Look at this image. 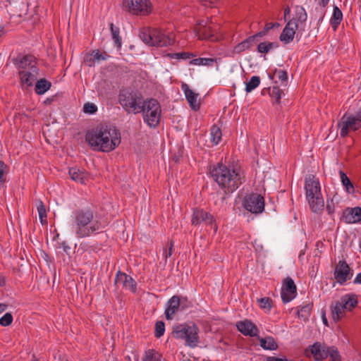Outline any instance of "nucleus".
I'll return each mask as SVG.
<instances>
[{"label": "nucleus", "instance_id": "nucleus-6", "mask_svg": "<svg viewBox=\"0 0 361 361\" xmlns=\"http://www.w3.org/2000/svg\"><path fill=\"white\" fill-rule=\"evenodd\" d=\"M198 332L199 329L195 324H182L173 327L172 335L176 338L185 340L188 345L194 348L199 343Z\"/></svg>", "mask_w": 361, "mask_h": 361}, {"label": "nucleus", "instance_id": "nucleus-4", "mask_svg": "<svg viewBox=\"0 0 361 361\" xmlns=\"http://www.w3.org/2000/svg\"><path fill=\"white\" fill-rule=\"evenodd\" d=\"M305 182L306 199L311 210L314 213L322 211L324 202L322 197L319 180L314 175L310 174L305 177Z\"/></svg>", "mask_w": 361, "mask_h": 361}, {"label": "nucleus", "instance_id": "nucleus-48", "mask_svg": "<svg viewBox=\"0 0 361 361\" xmlns=\"http://www.w3.org/2000/svg\"><path fill=\"white\" fill-rule=\"evenodd\" d=\"M192 304L190 301H189L186 298L180 297V310H185L190 307H192Z\"/></svg>", "mask_w": 361, "mask_h": 361}, {"label": "nucleus", "instance_id": "nucleus-1", "mask_svg": "<svg viewBox=\"0 0 361 361\" xmlns=\"http://www.w3.org/2000/svg\"><path fill=\"white\" fill-rule=\"evenodd\" d=\"M85 140L92 150L109 152L120 145L121 135L115 127L100 124L86 133Z\"/></svg>", "mask_w": 361, "mask_h": 361}, {"label": "nucleus", "instance_id": "nucleus-16", "mask_svg": "<svg viewBox=\"0 0 361 361\" xmlns=\"http://www.w3.org/2000/svg\"><path fill=\"white\" fill-rule=\"evenodd\" d=\"M350 268L345 261H339L334 270V278L340 284H343L350 279Z\"/></svg>", "mask_w": 361, "mask_h": 361}, {"label": "nucleus", "instance_id": "nucleus-38", "mask_svg": "<svg viewBox=\"0 0 361 361\" xmlns=\"http://www.w3.org/2000/svg\"><path fill=\"white\" fill-rule=\"evenodd\" d=\"M312 305L311 304H307L302 306L300 310L298 311V317L302 318L304 320H307L310 316Z\"/></svg>", "mask_w": 361, "mask_h": 361}, {"label": "nucleus", "instance_id": "nucleus-3", "mask_svg": "<svg viewBox=\"0 0 361 361\" xmlns=\"http://www.w3.org/2000/svg\"><path fill=\"white\" fill-rule=\"evenodd\" d=\"M214 180L225 190V192H233L242 184L240 173L235 169H230L226 165L219 164L210 171Z\"/></svg>", "mask_w": 361, "mask_h": 361}, {"label": "nucleus", "instance_id": "nucleus-64", "mask_svg": "<svg viewBox=\"0 0 361 361\" xmlns=\"http://www.w3.org/2000/svg\"><path fill=\"white\" fill-rule=\"evenodd\" d=\"M266 361H279V358L269 356V357H267Z\"/></svg>", "mask_w": 361, "mask_h": 361}, {"label": "nucleus", "instance_id": "nucleus-32", "mask_svg": "<svg viewBox=\"0 0 361 361\" xmlns=\"http://www.w3.org/2000/svg\"><path fill=\"white\" fill-rule=\"evenodd\" d=\"M142 361H166L161 354L154 350L146 351Z\"/></svg>", "mask_w": 361, "mask_h": 361}, {"label": "nucleus", "instance_id": "nucleus-13", "mask_svg": "<svg viewBox=\"0 0 361 361\" xmlns=\"http://www.w3.org/2000/svg\"><path fill=\"white\" fill-rule=\"evenodd\" d=\"M281 295L283 303L289 302L295 298L297 295V288L290 277L288 276L283 280Z\"/></svg>", "mask_w": 361, "mask_h": 361}, {"label": "nucleus", "instance_id": "nucleus-14", "mask_svg": "<svg viewBox=\"0 0 361 361\" xmlns=\"http://www.w3.org/2000/svg\"><path fill=\"white\" fill-rule=\"evenodd\" d=\"M13 62L19 71H30L32 66H37L36 58L31 54L18 55Z\"/></svg>", "mask_w": 361, "mask_h": 361}, {"label": "nucleus", "instance_id": "nucleus-53", "mask_svg": "<svg viewBox=\"0 0 361 361\" xmlns=\"http://www.w3.org/2000/svg\"><path fill=\"white\" fill-rule=\"evenodd\" d=\"M257 50L259 53L261 54H267V46L266 44V42H260L257 47Z\"/></svg>", "mask_w": 361, "mask_h": 361}, {"label": "nucleus", "instance_id": "nucleus-41", "mask_svg": "<svg viewBox=\"0 0 361 361\" xmlns=\"http://www.w3.org/2000/svg\"><path fill=\"white\" fill-rule=\"evenodd\" d=\"M330 357V361H341V356L338 349L334 347H329L328 357Z\"/></svg>", "mask_w": 361, "mask_h": 361}, {"label": "nucleus", "instance_id": "nucleus-61", "mask_svg": "<svg viewBox=\"0 0 361 361\" xmlns=\"http://www.w3.org/2000/svg\"><path fill=\"white\" fill-rule=\"evenodd\" d=\"M39 217L41 223L43 224L44 221H46L45 219L47 218V213H39Z\"/></svg>", "mask_w": 361, "mask_h": 361}, {"label": "nucleus", "instance_id": "nucleus-58", "mask_svg": "<svg viewBox=\"0 0 361 361\" xmlns=\"http://www.w3.org/2000/svg\"><path fill=\"white\" fill-rule=\"evenodd\" d=\"M38 213H47L46 207L44 203L42 201H39V204L37 207Z\"/></svg>", "mask_w": 361, "mask_h": 361}, {"label": "nucleus", "instance_id": "nucleus-63", "mask_svg": "<svg viewBox=\"0 0 361 361\" xmlns=\"http://www.w3.org/2000/svg\"><path fill=\"white\" fill-rule=\"evenodd\" d=\"M7 308V305L4 303H0V313L3 312Z\"/></svg>", "mask_w": 361, "mask_h": 361}, {"label": "nucleus", "instance_id": "nucleus-2", "mask_svg": "<svg viewBox=\"0 0 361 361\" xmlns=\"http://www.w3.org/2000/svg\"><path fill=\"white\" fill-rule=\"evenodd\" d=\"M93 218V212L90 209H78L74 212L72 227L78 238L90 236L104 228V226L98 221H95L90 225Z\"/></svg>", "mask_w": 361, "mask_h": 361}, {"label": "nucleus", "instance_id": "nucleus-39", "mask_svg": "<svg viewBox=\"0 0 361 361\" xmlns=\"http://www.w3.org/2000/svg\"><path fill=\"white\" fill-rule=\"evenodd\" d=\"M128 275L118 271L116 275L114 283L116 286L122 285L124 287L125 283L128 282Z\"/></svg>", "mask_w": 361, "mask_h": 361}, {"label": "nucleus", "instance_id": "nucleus-26", "mask_svg": "<svg viewBox=\"0 0 361 361\" xmlns=\"http://www.w3.org/2000/svg\"><path fill=\"white\" fill-rule=\"evenodd\" d=\"M342 298L339 301L335 302L334 305L331 306V313L334 321L339 320L345 314V311L347 310L345 305L343 304Z\"/></svg>", "mask_w": 361, "mask_h": 361}, {"label": "nucleus", "instance_id": "nucleus-49", "mask_svg": "<svg viewBox=\"0 0 361 361\" xmlns=\"http://www.w3.org/2000/svg\"><path fill=\"white\" fill-rule=\"evenodd\" d=\"M169 56L171 58H175V59H190L191 56H192V54H190L188 52H181V53H174V54H170Z\"/></svg>", "mask_w": 361, "mask_h": 361}, {"label": "nucleus", "instance_id": "nucleus-44", "mask_svg": "<svg viewBox=\"0 0 361 361\" xmlns=\"http://www.w3.org/2000/svg\"><path fill=\"white\" fill-rule=\"evenodd\" d=\"M165 331V324L162 321H158L155 324L154 335L157 338L162 336Z\"/></svg>", "mask_w": 361, "mask_h": 361}, {"label": "nucleus", "instance_id": "nucleus-7", "mask_svg": "<svg viewBox=\"0 0 361 361\" xmlns=\"http://www.w3.org/2000/svg\"><path fill=\"white\" fill-rule=\"evenodd\" d=\"M140 39L149 46L166 47L173 43L171 37L163 33L158 29H144L139 35Z\"/></svg>", "mask_w": 361, "mask_h": 361}, {"label": "nucleus", "instance_id": "nucleus-50", "mask_svg": "<svg viewBox=\"0 0 361 361\" xmlns=\"http://www.w3.org/2000/svg\"><path fill=\"white\" fill-rule=\"evenodd\" d=\"M275 74H277V76H278L279 79L282 82H286L287 81V80H288V74H287L286 71H283V70H279V71L276 70L275 71Z\"/></svg>", "mask_w": 361, "mask_h": 361}, {"label": "nucleus", "instance_id": "nucleus-51", "mask_svg": "<svg viewBox=\"0 0 361 361\" xmlns=\"http://www.w3.org/2000/svg\"><path fill=\"white\" fill-rule=\"evenodd\" d=\"M95 59L93 54H87L84 58V62L89 66H92L94 64Z\"/></svg>", "mask_w": 361, "mask_h": 361}, {"label": "nucleus", "instance_id": "nucleus-33", "mask_svg": "<svg viewBox=\"0 0 361 361\" xmlns=\"http://www.w3.org/2000/svg\"><path fill=\"white\" fill-rule=\"evenodd\" d=\"M109 26H110L112 39H114L116 46L118 48H120L122 45V39L119 35L120 30L118 27L114 26V23H110Z\"/></svg>", "mask_w": 361, "mask_h": 361}, {"label": "nucleus", "instance_id": "nucleus-56", "mask_svg": "<svg viewBox=\"0 0 361 361\" xmlns=\"http://www.w3.org/2000/svg\"><path fill=\"white\" fill-rule=\"evenodd\" d=\"M266 44L267 46L268 52L270 50L277 48L279 47V44L276 42H266Z\"/></svg>", "mask_w": 361, "mask_h": 361}, {"label": "nucleus", "instance_id": "nucleus-15", "mask_svg": "<svg viewBox=\"0 0 361 361\" xmlns=\"http://www.w3.org/2000/svg\"><path fill=\"white\" fill-rule=\"evenodd\" d=\"M39 68L37 66H32V70H21L18 74L20 78V82L23 87L27 88L33 85V83L37 79Z\"/></svg>", "mask_w": 361, "mask_h": 361}, {"label": "nucleus", "instance_id": "nucleus-17", "mask_svg": "<svg viewBox=\"0 0 361 361\" xmlns=\"http://www.w3.org/2000/svg\"><path fill=\"white\" fill-rule=\"evenodd\" d=\"M299 24L294 20H289L280 35L279 39L285 44H288L294 39L295 30L298 29Z\"/></svg>", "mask_w": 361, "mask_h": 361}, {"label": "nucleus", "instance_id": "nucleus-5", "mask_svg": "<svg viewBox=\"0 0 361 361\" xmlns=\"http://www.w3.org/2000/svg\"><path fill=\"white\" fill-rule=\"evenodd\" d=\"M118 102L128 114H137L144 110L145 99L140 92L128 88L120 91Z\"/></svg>", "mask_w": 361, "mask_h": 361}, {"label": "nucleus", "instance_id": "nucleus-24", "mask_svg": "<svg viewBox=\"0 0 361 361\" xmlns=\"http://www.w3.org/2000/svg\"><path fill=\"white\" fill-rule=\"evenodd\" d=\"M307 18V15L305 8L300 6H295L294 17L290 20H294L299 24V31L305 30Z\"/></svg>", "mask_w": 361, "mask_h": 361}, {"label": "nucleus", "instance_id": "nucleus-54", "mask_svg": "<svg viewBox=\"0 0 361 361\" xmlns=\"http://www.w3.org/2000/svg\"><path fill=\"white\" fill-rule=\"evenodd\" d=\"M92 54L96 61L106 60V57L104 56L99 50H94Z\"/></svg>", "mask_w": 361, "mask_h": 361}, {"label": "nucleus", "instance_id": "nucleus-29", "mask_svg": "<svg viewBox=\"0 0 361 361\" xmlns=\"http://www.w3.org/2000/svg\"><path fill=\"white\" fill-rule=\"evenodd\" d=\"M69 175L73 180L80 182V183H85L87 174L84 171L77 168H71L69 169Z\"/></svg>", "mask_w": 361, "mask_h": 361}, {"label": "nucleus", "instance_id": "nucleus-12", "mask_svg": "<svg viewBox=\"0 0 361 361\" xmlns=\"http://www.w3.org/2000/svg\"><path fill=\"white\" fill-rule=\"evenodd\" d=\"M123 8L133 14H147V0H123Z\"/></svg>", "mask_w": 361, "mask_h": 361}, {"label": "nucleus", "instance_id": "nucleus-36", "mask_svg": "<svg viewBox=\"0 0 361 361\" xmlns=\"http://www.w3.org/2000/svg\"><path fill=\"white\" fill-rule=\"evenodd\" d=\"M260 83V78L257 75L252 76L250 81L246 83L245 85V92H250L253 90H255L256 87L259 86Z\"/></svg>", "mask_w": 361, "mask_h": 361}, {"label": "nucleus", "instance_id": "nucleus-31", "mask_svg": "<svg viewBox=\"0 0 361 361\" xmlns=\"http://www.w3.org/2000/svg\"><path fill=\"white\" fill-rule=\"evenodd\" d=\"M343 19V14L341 11L337 7H334L333 15L331 18V24L334 30H336L338 25L341 23Z\"/></svg>", "mask_w": 361, "mask_h": 361}, {"label": "nucleus", "instance_id": "nucleus-11", "mask_svg": "<svg viewBox=\"0 0 361 361\" xmlns=\"http://www.w3.org/2000/svg\"><path fill=\"white\" fill-rule=\"evenodd\" d=\"M243 207L252 214H260L264 209V197L257 193H251L245 196Z\"/></svg>", "mask_w": 361, "mask_h": 361}, {"label": "nucleus", "instance_id": "nucleus-37", "mask_svg": "<svg viewBox=\"0 0 361 361\" xmlns=\"http://www.w3.org/2000/svg\"><path fill=\"white\" fill-rule=\"evenodd\" d=\"M210 134H211L212 142L215 145L219 144V142H220V140L221 139V135H222L221 130L220 128L216 126H213L211 128Z\"/></svg>", "mask_w": 361, "mask_h": 361}, {"label": "nucleus", "instance_id": "nucleus-62", "mask_svg": "<svg viewBox=\"0 0 361 361\" xmlns=\"http://www.w3.org/2000/svg\"><path fill=\"white\" fill-rule=\"evenodd\" d=\"M353 283H354L361 284V273H359V274L356 276V277H355V280H354Z\"/></svg>", "mask_w": 361, "mask_h": 361}, {"label": "nucleus", "instance_id": "nucleus-34", "mask_svg": "<svg viewBox=\"0 0 361 361\" xmlns=\"http://www.w3.org/2000/svg\"><path fill=\"white\" fill-rule=\"evenodd\" d=\"M215 59L212 58H197L190 61V63L197 66H212Z\"/></svg>", "mask_w": 361, "mask_h": 361}, {"label": "nucleus", "instance_id": "nucleus-27", "mask_svg": "<svg viewBox=\"0 0 361 361\" xmlns=\"http://www.w3.org/2000/svg\"><path fill=\"white\" fill-rule=\"evenodd\" d=\"M343 304L347 308V310L351 311L353 308H355L358 302H357V296L355 294L350 293L346 294L341 297Z\"/></svg>", "mask_w": 361, "mask_h": 361}, {"label": "nucleus", "instance_id": "nucleus-47", "mask_svg": "<svg viewBox=\"0 0 361 361\" xmlns=\"http://www.w3.org/2000/svg\"><path fill=\"white\" fill-rule=\"evenodd\" d=\"M128 282L125 283L124 287L127 289L130 290L133 293H135L137 290V284L133 279L128 276V279H127Z\"/></svg>", "mask_w": 361, "mask_h": 361}, {"label": "nucleus", "instance_id": "nucleus-59", "mask_svg": "<svg viewBox=\"0 0 361 361\" xmlns=\"http://www.w3.org/2000/svg\"><path fill=\"white\" fill-rule=\"evenodd\" d=\"M326 210L328 211L329 214H333L334 212V206L332 202L331 203L329 202H327Z\"/></svg>", "mask_w": 361, "mask_h": 361}, {"label": "nucleus", "instance_id": "nucleus-19", "mask_svg": "<svg viewBox=\"0 0 361 361\" xmlns=\"http://www.w3.org/2000/svg\"><path fill=\"white\" fill-rule=\"evenodd\" d=\"M214 217L209 213L204 211L203 209H196L193 212L192 217V224L197 226L204 222L206 224H212Z\"/></svg>", "mask_w": 361, "mask_h": 361}, {"label": "nucleus", "instance_id": "nucleus-21", "mask_svg": "<svg viewBox=\"0 0 361 361\" xmlns=\"http://www.w3.org/2000/svg\"><path fill=\"white\" fill-rule=\"evenodd\" d=\"M236 327L245 336H255L258 332L257 326L251 321L247 319L237 322Z\"/></svg>", "mask_w": 361, "mask_h": 361}, {"label": "nucleus", "instance_id": "nucleus-23", "mask_svg": "<svg viewBox=\"0 0 361 361\" xmlns=\"http://www.w3.org/2000/svg\"><path fill=\"white\" fill-rule=\"evenodd\" d=\"M180 310V297L173 295L168 301L166 308L165 310L166 319L171 320L173 318V315Z\"/></svg>", "mask_w": 361, "mask_h": 361}, {"label": "nucleus", "instance_id": "nucleus-35", "mask_svg": "<svg viewBox=\"0 0 361 361\" xmlns=\"http://www.w3.org/2000/svg\"><path fill=\"white\" fill-rule=\"evenodd\" d=\"M339 173L342 184L345 188L347 192L349 193L353 192L354 190V187L349 178L342 171H340Z\"/></svg>", "mask_w": 361, "mask_h": 361}, {"label": "nucleus", "instance_id": "nucleus-25", "mask_svg": "<svg viewBox=\"0 0 361 361\" xmlns=\"http://www.w3.org/2000/svg\"><path fill=\"white\" fill-rule=\"evenodd\" d=\"M258 39L259 38L256 35L247 37L234 47L233 52L235 54H240L245 50H249L257 43Z\"/></svg>", "mask_w": 361, "mask_h": 361}, {"label": "nucleus", "instance_id": "nucleus-52", "mask_svg": "<svg viewBox=\"0 0 361 361\" xmlns=\"http://www.w3.org/2000/svg\"><path fill=\"white\" fill-rule=\"evenodd\" d=\"M7 165L3 161H0V183L5 182L4 174Z\"/></svg>", "mask_w": 361, "mask_h": 361}, {"label": "nucleus", "instance_id": "nucleus-45", "mask_svg": "<svg viewBox=\"0 0 361 361\" xmlns=\"http://www.w3.org/2000/svg\"><path fill=\"white\" fill-rule=\"evenodd\" d=\"M13 322V316L11 313H6L2 317L0 318V325L3 326H8L11 324Z\"/></svg>", "mask_w": 361, "mask_h": 361}, {"label": "nucleus", "instance_id": "nucleus-46", "mask_svg": "<svg viewBox=\"0 0 361 361\" xmlns=\"http://www.w3.org/2000/svg\"><path fill=\"white\" fill-rule=\"evenodd\" d=\"M97 111V106L93 103H85L83 106V111L85 114H93Z\"/></svg>", "mask_w": 361, "mask_h": 361}, {"label": "nucleus", "instance_id": "nucleus-55", "mask_svg": "<svg viewBox=\"0 0 361 361\" xmlns=\"http://www.w3.org/2000/svg\"><path fill=\"white\" fill-rule=\"evenodd\" d=\"M266 44L267 46L268 52L270 50L277 48L279 47V44L276 42H266Z\"/></svg>", "mask_w": 361, "mask_h": 361}, {"label": "nucleus", "instance_id": "nucleus-22", "mask_svg": "<svg viewBox=\"0 0 361 361\" xmlns=\"http://www.w3.org/2000/svg\"><path fill=\"white\" fill-rule=\"evenodd\" d=\"M329 347L319 342L314 343L310 348L311 353L317 361L322 360L328 357Z\"/></svg>", "mask_w": 361, "mask_h": 361}, {"label": "nucleus", "instance_id": "nucleus-20", "mask_svg": "<svg viewBox=\"0 0 361 361\" xmlns=\"http://www.w3.org/2000/svg\"><path fill=\"white\" fill-rule=\"evenodd\" d=\"M181 89L192 109L197 111L200 109V102L197 100L198 94L195 93L186 83H183Z\"/></svg>", "mask_w": 361, "mask_h": 361}, {"label": "nucleus", "instance_id": "nucleus-30", "mask_svg": "<svg viewBox=\"0 0 361 361\" xmlns=\"http://www.w3.org/2000/svg\"><path fill=\"white\" fill-rule=\"evenodd\" d=\"M51 86V84L49 81L47 80L46 79H40L37 81L35 85V92L37 94H44L48 90L50 89Z\"/></svg>", "mask_w": 361, "mask_h": 361}, {"label": "nucleus", "instance_id": "nucleus-43", "mask_svg": "<svg viewBox=\"0 0 361 361\" xmlns=\"http://www.w3.org/2000/svg\"><path fill=\"white\" fill-rule=\"evenodd\" d=\"M259 305L261 308L269 311L271 308L272 300L269 298H262L257 300Z\"/></svg>", "mask_w": 361, "mask_h": 361}, {"label": "nucleus", "instance_id": "nucleus-42", "mask_svg": "<svg viewBox=\"0 0 361 361\" xmlns=\"http://www.w3.org/2000/svg\"><path fill=\"white\" fill-rule=\"evenodd\" d=\"M282 94L283 92L276 86H274L272 89L269 90V95L275 99V102L277 104L280 103Z\"/></svg>", "mask_w": 361, "mask_h": 361}, {"label": "nucleus", "instance_id": "nucleus-60", "mask_svg": "<svg viewBox=\"0 0 361 361\" xmlns=\"http://www.w3.org/2000/svg\"><path fill=\"white\" fill-rule=\"evenodd\" d=\"M202 4L207 6L214 4L218 0H201Z\"/></svg>", "mask_w": 361, "mask_h": 361}, {"label": "nucleus", "instance_id": "nucleus-8", "mask_svg": "<svg viewBox=\"0 0 361 361\" xmlns=\"http://www.w3.org/2000/svg\"><path fill=\"white\" fill-rule=\"evenodd\" d=\"M144 110L142 111L143 114L144 121L150 127H157L160 121L161 117V106L158 101L155 99H146L143 104Z\"/></svg>", "mask_w": 361, "mask_h": 361}, {"label": "nucleus", "instance_id": "nucleus-28", "mask_svg": "<svg viewBox=\"0 0 361 361\" xmlns=\"http://www.w3.org/2000/svg\"><path fill=\"white\" fill-rule=\"evenodd\" d=\"M260 346L264 350H274L278 348V345L275 342L274 338L266 336L264 338H259Z\"/></svg>", "mask_w": 361, "mask_h": 361}, {"label": "nucleus", "instance_id": "nucleus-40", "mask_svg": "<svg viewBox=\"0 0 361 361\" xmlns=\"http://www.w3.org/2000/svg\"><path fill=\"white\" fill-rule=\"evenodd\" d=\"M279 25H279V23H267V24L265 25L264 28L262 31H260V32H259L256 33L255 35H256V36H257L258 38H259V37H262L265 36V35L269 32V31L271 29H273V28H274V27H279Z\"/></svg>", "mask_w": 361, "mask_h": 361}, {"label": "nucleus", "instance_id": "nucleus-57", "mask_svg": "<svg viewBox=\"0 0 361 361\" xmlns=\"http://www.w3.org/2000/svg\"><path fill=\"white\" fill-rule=\"evenodd\" d=\"M173 241L170 242V247L169 248V251L164 252V257L167 259L168 257H170L172 255V250H173Z\"/></svg>", "mask_w": 361, "mask_h": 361}, {"label": "nucleus", "instance_id": "nucleus-18", "mask_svg": "<svg viewBox=\"0 0 361 361\" xmlns=\"http://www.w3.org/2000/svg\"><path fill=\"white\" fill-rule=\"evenodd\" d=\"M342 220L346 224H355L361 221V208H347L343 212Z\"/></svg>", "mask_w": 361, "mask_h": 361}, {"label": "nucleus", "instance_id": "nucleus-10", "mask_svg": "<svg viewBox=\"0 0 361 361\" xmlns=\"http://www.w3.org/2000/svg\"><path fill=\"white\" fill-rule=\"evenodd\" d=\"M219 27L212 20H202L195 26V32L201 39L216 40L214 35Z\"/></svg>", "mask_w": 361, "mask_h": 361}, {"label": "nucleus", "instance_id": "nucleus-9", "mask_svg": "<svg viewBox=\"0 0 361 361\" xmlns=\"http://www.w3.org/2000/svg\"><path fill=\"white\" fill-rule=\"evenodd\" d=\"M340 135L342 137H346L349 132L355 131L361 128V111L355 114H345L338 123Z\"/></svg>", "mask_w": 361, "mask_h": 361}]
</instances>
